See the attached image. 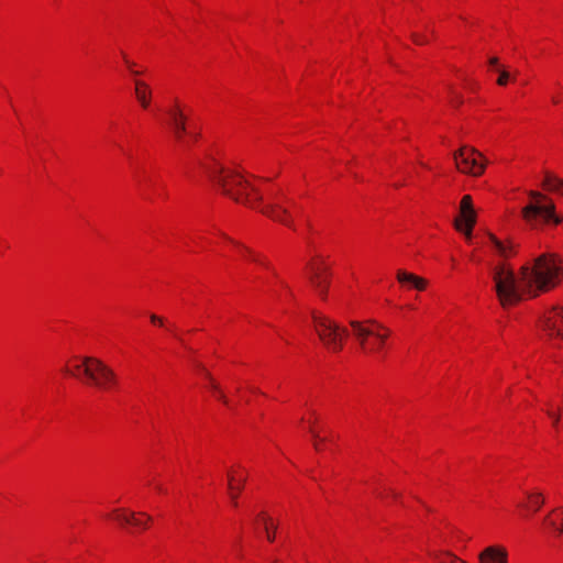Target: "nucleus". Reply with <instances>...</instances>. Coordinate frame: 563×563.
I'll list each match as a JSON object with an SVG mask.
<instances>
[{"instance_id": "obj_1", "label": "nucleus", "mask_w": 563, "mask_h": 563, "mask_svg": "<svg viewBox=\"0 0 563 563\" xmlns=\"http://www.w3.org/2000/svg\"><path fill=\"white\" fill-rule=\"evenodd\" d=\"M201 173L228 198L256 209L284 225L291 227L301 208L283 192L275 191L261 178L241 166L207 157L200 163Z\"/></svg>"}, {"instance_id": "obj_2", "label": "nucleus", "mask_w": 563, "mask_h": 563, "mask_svg": "<svg viewBox=\"0 0 563 563\" xmlns=\"http://www.w3.org/2000/svg\"><path fill=\"white\" fill-rule=\"evenodd\" d=\"M63 373L102 393L113 394L121 389L119 374L97 356L71 355L65 361Z\"/></svg>"}, {"instance_id": "obj_3", "label": "nucleus", "mask_w": 563, "mask_h": 563, "mask_svg": "<svg viewBox=\"0 0 563 563\" xmlns=\"http://www.w3.org/2000/svg\"><path fill=\"white\" fill-rule=\"evenodd\" d=\"M533 298L556 288L563 280V258L552 252L537 256L521 266Z\"/></svg>"}, {"instance_id": "obj_4", "label": "nucleus", "mask_w": 563, "mask_h": 563, "mask_svg": "<svg viewBox=\"0 0 563 563\" xmlns=\"http://www.w3.org/2000/svg\"><path fill=\"white\" fill-rule=\"evenodd\" d=\"M494 289L499 303L504 308L512 307L521 300L533 298L529 284L521 268L515 273L505 262L494 266L492 272Z\"/></svg>"}, {"instance_id": "obj_5", "label": "nucleus", "mask_w": 563, "mask_h": 563, "mask_svg": "<svg viewBox=\"0 0 563 563\" xmlns=\"http://www.w3.org/2000/svg\"><path fill=\"white\" fill-rule=\"evenodd\" d=\"M353 336L367 357L382 360L387 354L393 331L376 320L351 321Z\"/></svg>"}, {"instance_id": "obj_6", "label": "nucleus", "mask_w": 563, "mask_h": 563, "mask_svg": "<svg viewBox=\"0 0 563 563\" xmlns=\"http://www.w3.org/2000/svg\"><path fill=\"white\" fill-rule=\"evenodd\" d=\"M521 217L526 224L533 230L563 223V217L556 214L552 199L534 190L529 192L528 201L521 209Z\"/></svg>"}, {"instance_id": "obj_7", "label": "nucleus", "mask_w": 563, "mask_h": 563, "mask_svg": "<svg viewBox=\"0 0 563 563\" xmlns=\"http://www.w3.org/2000/svg\"><path fill=\"white\" fill-rule=\"evenodd\" d=\"M312 321L314 331L324 347L332 353L342 351L349 335L346 328L321 312H313Z\"/></svg>"}, {"instance_id": "obj_8", "label": "nucleus", "mask_w": 563, "mask_h": 563, "mask_svg": "<svg viewBox=\"0 0 563 563\" xmlns=\"http://www.w3.org/2000/svg\"><path fill=\"white\" fill-rule=\"evenodd\" d=\"M205 388L217 401L230 410L249 402L247 396L251 393L241 383L222 387L210 373H206Z\"/></svg>"}, {"instance_id": "obj_9", "label": "nucleus", "mask_w": 563, "mask_h": 563, "mask_svg": "<svg viewBox=\"0 0 563 563\" xmlns=\"http://www.w3.org/2000/svg\"><path fill=\"white\" fill-rule=\"evenodd\" d=\"M309 280L317 294L324 299L331 285V267L323 255H314L308 264Z\"/></svg>"}, {"instance_id": "obj_10", "label": "nucleus", "mask_w": 563, "mask_h": 563, "mask_svg": "<svg viewBox=\"0 0 563 563\" xmlns=\"http://www.w3.org/2000/svg\"><path fill=\"white\" fill-rule=\"evenodd\" d=\"M456 168L466 175L479 177L484 174L487 159L474 147L463 146L454 154Z\"/></svg>"}, {"instance_id": "obj_11", "label": "nucleus", "mask_w": 563, "mask_h": 563, "mask_svg": "<svg viewBox=\"0 0 563 563\" xmlns=\"http://www.w3.org/2000/svg\"><path fill=\"white\" fill-rule=\"evenodd\" d=\"M477 221V213L474 208L471 195H464L459 205V212L454 220L455 230L462 233L466 240L473 235V229Z\"/></svg>"}, {"instance_id": "obj_12", "label": "nucleus", "mask_w": 563, "mask_h": 563, "mask_svg": "<svg viewBox=\"0 0 563 563\" xmlns=\"http://www.w3.org/2000/svg\"><path fill=\"white\" fill-rule=\"evenodd\" d=\"M189 108L179 99H175L166 111L168 124L170 125L175 137L183 141L188 133L187 117Z\"/></svg>"}, {"instance_id": "obj_13", "label": "nucleus", "mask_w": 563, "mask_h": 563, "mask_svg": "<svg viewBox=\"0 0 563 563\" xmlns=\"http://www.w3.org/2000/svg\"><path fill=\"white\" fill-rule=\"evenodd\" d=\"M541 328L545 336L563 341V306H556L544 312Z\"/></svg>"}, {"instance_id": "obj_14", "label": "nucleus", "mask_w": 563, "mask_h": 563, "mask_svg": "<svg viewBox=\"0 0 563 563\" xmlns=\"http://www.w3.org/2000/svg\"><path fill=\"white\" fill-rule=\"evenodd\" d=\"M214 243L219 246L228 247L230 251L235 252L236 255L241 256L242 258L252 262H261L260 255L250 250L247 246L243 245L241 242L228 236L223 232H219L217 234V240L214 241Z\"/></svg>"}, {"instance_id": "obj_15", "label": "nucleus", "mask_w": 563, "mask_h": 563, "mask_svg": "<svg viewBox=\"0 0 563 563\" xmlns=\"http://www.w3.org/2000/svg\"><path fill=\"white\" fill-rule=\"evenodd\" d=\"M397 282L406 289L423 291L428 287V280L413 273L399 269L396 274Z\"/></svg>"}, {"instance_id": "obj_16", "label": "nucleus", "mask_w": 563, "mask_h": 563, "mask_svg": "<svg viewBox=\"0 0 563 563\" xmlns=\"http://www.w3.org/2000/svg\"><path fill=\"white\" fill-rule=\"evenodd\" d=\"M134 97L139 106L148 111L153 101V89L146 81L142 79L134 80Z\"/></svg>"}, {"instance_id": "obj_17", "label": "nucleus", "mask_w": 563, "mask_h": 563, "mask_svg": "<svg viewBox=\"0 0 563 563\" xmlns=\"http://www.w3.org/2000/svg\"><path fill=\"white\" fill-rule=\"evenodd\" d=\"M489 247L500 257L509 258L516 254V245L509 239H499L494 234L488 236Z\"/></svg>"}, {"instance_id": "obj_18", "label": "nucleus", "mask_w": 563, "mask_h": 563, "mask_svg": "<svg viewBox=\"0 0 563 563\" xmlns=\"http://www.w3.org/2000/svg\"><path fill=\"white\" fill-rule=\"evenodd\" d=\"M478 560L481 563H507L508 552L503 547L490 545L479 553Z\"/></svg>"}, {"instance_id": "obj_19", "label": "nucleus", "mask_w": 563, "mask_h": 563, "mask_svg": "<svg viewBox=\"0 0 563 563\" xmlns=\"http://www.w3.org/2000/svg\"><path fill=\"white\" fill-rule=\"evenodd\" d=\"M488 70L498 74L496 80L498 86H507L511 81L510 73L507 69L503 68L497 57L489 58Z\"/></svg>"}, {"instance_id": "obj_20", "label": "nucleus", "mask_w": 563, "mask_h": 563, "mask_svg": "<svg viewBox=\"0 0 563 563\" xmlns=\"http://www.w3.org/2000/svg\"><path fill=\"white\" fill-rule=\"evenodd\" d=\"M543 188L548 191L563 195V178L549 174L543 179Z\"/></svg>"}, {"instance_id": "obj_21", "label": "nucleus", "mask_w": 563, "mask_h": 563, "mask_svg": "<svg viewBox=\"0 0 563 563\" xmlns=\"http://www.w3.org/2000/svg\"><path fill=\"white\" fill-rule=\"evenodd\" d=\"M122 60L126 69L132 75H141L144 73V69L140 67L134 60H132L126 54L122 53Z\"/></svg>"}, {"instance_id": "obj_22", "label": "nucleus", "mask_w": 563, "mask_h": 563, "mask_svg": "<svg viewBox=\"0 0 563 563\" xmlns=\"http://www.w3.org/2000/svg\"><path fill=\"white\" fill-rule=\"evenodd\" d=\"M114 519L122 525H130V521L134 519V511L125 512L121 509H115L113 511Z\"/></svg>"}, {"instance_id": "obj_23", "label": "nucleus", "mask_w": 563, "mask_h": 563, "mask_svg": "<svg viewBox=\"0 0 563 563\" xmlns=\"http://www.w3.org/2000/svg\"><path fill=\"white\" fill-rule=\"evenodd\" d=\"M263 521H264V528L266 531V538L268 541L273 542L275 540V531L276 526L271 521V519L264 517V515H261Z\"/></svg>"}, {"instance_id": "obj_24", "label": "nucleus", "mask_w": 563, "mask_h": 563, "mask_svg": "<svg viewBox=\"0 0 563 563\" xmlns=\"http://www.w3.org/2000/svg\"><path fill=\"white\" fill-rule=\"evenodd\" d=\"M245 481H246L245 476L239 477V481L234 484V489L230 490V493H231L230 496H231L233 506H238V501H236L238 495L243 489Z\"/></svg>"}, {"instance_id": "obj_25", "label": "nucleus", "mask_w": 563, "mask_h": 563, "mask_svg": "<svg viewBox=\"0 0 563 563\" xmlns=\"http://www.w3.org/2000/svg\"><path fill=\"white\" fill-rule=\"evenodd\" d=\"M558 510H553L547 518H545V522L550 526V528H552L554 531H556L558 533H563V515H562V527H559L556 520L553 518V516L555 515Z\"/></svg>"}, {"instance_id": "obj_26", "label": "nucleus", "mask_w": 563, "mask_h": 563, "mask_svg": "<svg viewBox=\"0 0 563 563\" xmlns=\"http://www.w3.org/2000/svg\"><path fill=\"white\" fill-rule=\"evenodd\" d=\"M135 512H134V519H132V521H130V525L134 526V527H137V528H146L147 523L152 520V517L146 515V514H141V516L144 517V520L140 519V518H136L135 517Z\"/></svg>"}, {"instance_id": "obj_27", "label": "nucleus", "mask_w": 563, "mask_h": 563, "mask_svg": "<svg viewBox=\"0 0 563 563\" xmlns=\"http://www.w3.org/2000/svg\"><path fill=\"white\" fill-rule=\"evenodd\" d=\"M150 320H151V323L155 327H164L165 325V320L159 316L151 314Z\"/></svg>"}, {"instance_id": "obj_28", "label": "nucleus", "mask_w": 563, "mask_h": 563, "mask_svg": "<svg viewBox=\"0 0 563 563\" xmlns=\"http://www.w3.org/2000/svg\"><path fill=\"white\" fill-rule=\"evenodd\" d=\"M530 497L533 498V507L536 508V510H538L542 504H543V499H542V495L541 494H536V495H531Z\"/></svg>"}, {"instance_id": "obj_29", "label": "nucleus", "mask_w": 563, "mask_h": 563, "mask_svg": "<svg viewBox=\"0 0 563 563\" xmlns=\"http://www.w3.org/2000/svg\"><path fill=\"white\" fill-rule=\"evenodd\" d=\"M228 479H229V485H228L229 490H233L234 484L239 481V478H236V476L234 474L229 473Z\"/></svg>"}, {"instance_id": "obj_30", "label": "nucleus", "mask_w": 563, "mask_h": 563, "mask_svg": "<svg viewBox=\"0 0 563 563\" xmlns=\"http://www.w3.org/2000/svg\"><path fill=\"white\" fill-rule=\"evenodd\" d=\"M448 555H453L452 553L450 552H445L442 556H438V561L439 563H451V559H449Z\"/></svg>"}, {"instance_id": "obj_31", "label": "nucleus", "mask_w": 563, "mask_h": 563, "mask_svg": "<svg viewBox=\"0 0 563 563\" xmlns=\"http://www.w3.org/2000/svg\"><path fill=\"white\" fill-rule=\"evenodd\" d=\"M550 417L556 420L563 419V412L556 413L555 411L549 412Z\"/></svg>"}, {"instance_id": "obj_32", "label": "nucleus", "mask_w": 563, "mask_h": 563, "mask_svg": "<svg viewBox=\"0 0 563 563\" xmlns=\"http://www.w3.org/2000/svg\"><path fill=\"white\" fill-rule=\"evenodd\" d=\"M157 489H158L159 492H164V490H163V488H162V486H157Z\"/></svg>"}]
</instances>
